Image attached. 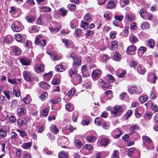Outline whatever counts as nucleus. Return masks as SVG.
I'll list each match as a JSON object with an SVG mask.
<instances>
[{"label": "nucleus", "instance_id": "f257e3e1", "mask_svg": "<svg viewBox=\"0 0 158 158\" xmlns=\"http://www.w3.org/2000/svg\"><path fill=\"white\" fill-rule=\"evenodd\" d=\"M11 27L12 30L16 32L20 31L23 28L22 23L18 21L14 22L11 25Z\"/></svg>", "mask_w": 158, "mask_h": 158}, {"label": "nucleus", "instance_id": "f03ea898", "mask_svg": "<svg viewBox=\"0 0 158 158\" xmlns=\"http://www.w3.org/2000/svg\"><path fill=\"white\" fill-rule=\"evenodd\" d=\"M128 91L131 94H139L142 92V89L140 87H136L135 86H133L129 88Z\"/></svg>", "mask_w": 158, "mask_h": 158}, {"label": "nucleus", "instance_id": "7ed1b4c3", "mask_svg": "<svg viewBox=\"0 0 158 158\" xmlns=\"http://www.w3.org/2000/svg\"><path fill=\"white\" fill-rule=\"evenodd\" d=\"M69 58H71L74 60L73 63V65L74 67L80 66L81 64V60L79 59H78L76 55L74 53L71 54Z\"/></svg>", "mask_w": 158, "mask_h": 158}, {"label": "nucleus", "instance_id": "20e7f679", "mask_svg": "<svg viewBox=\"0 0 158 158\" xmlns=\"http://www.w3.org/2000/svg\"><path fill=\"white\" fill-rule=\"evenodd\" d=\"M23 75L24 79L29 82H32L34 80V78L32 77L31 73L29 71H24L23 72Z\"/></svg>", "mask_w": 158, "mask_h": 158}, {"label": "nucleus", "instance_id": "39448f33", "mask_svg": "<svg viewBox=\"0 0 158 158\" xmlns=\"http://www.w3.org/2000/svg\"><path fill=\"white\" fill-rule=\"evenodd\" d=\"M113 110L111 111V114L114 116L115 117L119 115L118 113L120 112L123 111V109L122 107L118 105L114 106L113 108Z\"/></svg>", "mask_w": 158, "mask_h": 158}, {"label": "nucleus", "instance_id": "423d86ee", "mask_svg": "<svg viewBox=\"0 0 158 158\" xmlns=\"http://www.w3.org/2000/svg\"><path fill=\"white\" fill-rule=\"evenodd\" d=\"M35 43V44H39V45L42 47H44L46 44L45 40L42 39L41 37L39 35L36 37Z\"/></svg>", "mask_w": 158, "mask_h": 158}, {"label": "nucleus", "instance_id": "0eeeda50", "mask_svg": "<svg viewBox=\"0 0 158 158\" xmlns=\"http://www.w3.org/2000/svg\"><path fill=\"white\" fill-rule=\"evenodd\" d=\"M123 134V132L119 128L115 129L111 133L112 136L115 139L118 138Z\"/></svg>", "mask_w": 158, "mask_h": 158}, {"label": "nucleus", "instance_id": "6e6552de", "mask_svg": "<svg viewBox=\"0 0 158 158\" xmlns=\"http://www.w3.org/2000/svg\"><path fill=\"white\" fill-rule=\"evenodd\" d=\"M157 79V77L154 73H152L150 74L148 77V80L151 83L155 84L156 80Z\"/></svg>", "mask_w": 158, "mask_h": 158}, {"label": "nucleus", "instance_id": "1a4fd4ad", "mask_svg": "<svg viewBox=\"0 0 158 158\" xmlns=\"http://www.w3.org/2000/svg\"><path fill=\"white\" fill-rule=\"evenodd\" d=\"M101 74V70L99 69H96L94 70L92 73V78L94 80L97 78L99 77Z\"/></svg>", "mask_w": 158, "mask_h": 158}, {"label": "nucleus", "instance_id": "9d476101", "mask_svg": "<svg viewBox=\"0 0 158 158\" xmlns=\"http://www.w3.org/2000/svg\"><path fill=\"white\" fill-rule=\"evenodd\" d=\"M19 11L20 9H19L16 8L14 6H11L10 10H9L10 13L13 17H15L16 13H19Z\"/></svg>", "mask_w": 158, "mask_h": 158}, {"label": "nucleus", "instance_id": "9b49d317", "mask_svg": "<svg viewBox=\"0 0 158 158\" xmlns=\"http://www.w3.org/2000/svg\"><path fill=\"white\" fill-rule=\"evenodd\" d=\"M142 139L143 143V147H147L146 143L151 144L152 142V140L150 138L145 135H143V136Z\"/></svg>", "mask_w": 158, "mask_h": 158}, {"label": "nucleus", "instance_id": "f8f14e48", "mask_svg": "<svg viewBox=\"0 0 158 158\" xmlns=\"http://www.w3.org/2000/svg\"><path fill=\"white\" fill-rule=\"evenodd\" d=\"M72 77V81L75 83H79L81 81V77L80 75L75 74Z\"/></svg>", "mask_w": 158, "mask_h": 158}, {"label": "nucleus", "instance_id": "ddd939ff", "mask_svg": "<svg viewBox=\"0 0 158 158\" xmlns=\"http://www.w3.org/2000/svg\"><path fill=\"white\" fill-rule=\"evenodd\" d=\"M129 40L130 42L133 44H135L139 41L137 37L133 34L130 35Z\"/></svg>", "mask_w": 158, "mask_h": 158}, {"label": "nucleus", "instance_id": "4468645a", "mask_svg": "<svg viewBox=\"0 0 158 158\" xmlns=\"http://www.w3.org/2000/svg\"><path fill=\"white\" fill-rule=\"evenodd\" d=\"M11 48L12 49V52L15 55H19L21 54V50L17 46H12Z\"/></svg>", "mask_w": 158, "mask_h": 158}, {"label": "nucleus", "instance_id": "2eb2a0df", "mask_svg": "<svg viewBox=\"0 0 158 158\" xmlns=\"http://www.w3.org/2000/svg\"><path fill=\"white\" fill-rule=\"evenodd\" d=\"M48 54L51 56L52 60H60L61 58V56L57 55L56 54H54L52 52H47Z\"/></svg>", "mask_w": 158, "mask_h": 158}, {"label": "nucleus", "instance_id": "dca6fc26", "mask_svg": "<svg viewBox=\"0 0 158 158\" xmlns=\"http://www.w3.org/2000/svg\"><path fill=\"white\" fill-rule=\"evenodd\" d=\"M136 70L140 74H144L146 72V69L141 65H138L136 67Z\"/></svg>", "mask_w": 158, "mask_h": 158}, {"label": "nucleus", "instance_id": "f3484780", "mask_svg": "<svg viewBox=\"0 0 158 158\" xmlns=\"http://www.w3.org/2000/svg\"><path fill=\"white\" fill-rule=\"evenodd\" d=\"M44 65L42 63L38 64L35 69V71L37 73H40L42 72L44 69Z\"/></svg>", "mask_w": 158, "mask_h": 158}, {"label": "nucleus", "instance_id": "a211bd4d", "mask_svg": "<svg viewBox=\"0 0 158 158\" xmlns=\"http://www.w3.org/2000/svg\"><path fill=\"white\" fill-rule=\"evenodd\" d=\"M6 131L4 130L2 126H0V137L1 138H3L6 137Z\"/></svg>", "mask_w": 158, "mask_h": 158}, {"label": "nucleus", "instance_id": "6ab92c4d", "mask_svg": "<svg viewBox=\"0 0 158 158\" xmlns=\"http://www.w3.org/2000/svg\"><path fill=\"white\" fill-rule=\"evenodd\" d=\"M100 144L102 146H106L109 143V140L106 138H102L100 141Z\"/></svg>", "mask_w": 158, "mask_h": 158}, {"label": "nucleus", "instance_id": "aec40b11", "mask_svg": "<svg viewBox=\"0 0 158 158\" xmlns=\"http://www.w3.org/2000/svg\"><path fill=\"white\" fill-rule=\"evenodd\" d=\"M32 145V143L31 142H29L27 143H23L22 147L26 150L30 149Z\"/></svg>", "mask_w": 158, "mask_h": 158}, {"label": "nucleus", "instance_id": "412c9836", "mask_svg": "<svg viewBox=\"0 0 158 158\" xmlns=\"http://www.w3.org/2000/svg\"><path fill=\"white\" fill-rule=\"evenodd\" d=\"M19 60L22 64L24 65H29L31 64V62L29 60L24 58H20Z\"/></svg>", "mask_w": 158, "mask_h": 158}, {"label": "nucleus", "instance_id": "4be33fe9", "mask_svg": "<svg viewBox=\"0 0 158 158\" xmlns=\"http://www.w3.org/2000/svg\"><path fill=\"white\" fill-rule=\"evenodd\" d=\"M86 139L87 141L90 143L94 142L96 139L95 137L91 135L87 136Z\"/></svg>", "mask_w": 158, "mask_h": 158}, {"label": "nucleus", "instance_id": "5701e85b", "mask_svg": "<svg viewBox=\"0 0 158 158\" xmlns=\"http://www.w3.org/2000/svg\"><path fill=\"white\" fill-rule=\"evenodd\" d=\"M8 81L9 82L12 84H17L18 83V82H21V80L20 79H16L13 78L11 79L10 78H8Z\"/></svg>", "mask_w": 158, "mask_h": 158}, {"label": "nucleus", "instance_id": "b1692460", "mask_svg": "<svg viewBox=\"0 0 158 158\" xmlns=\"http://www.w3.org/2000/svg\"><path fill=\"white\" fill-rule=\"evenodd\" d=\"M52 76V73L51 72H50L48 73L44 74L43 76V77L44 80L47 81L50 80Z\"/></svg>", "mask_w": 158, "mask_h": 158}, {"label": "nucleus", "instance_id": "393cba45", "mask_svg": "<svg viewBox=\"0 0 158 158\" xmlns=\"http://www.w3.org/2000/svg\"><path fill=\"white\" fill-rule=\"evenodd\" d=\"M136 49V47L134 45H131L128 46L126 52L127 53H130L134 52Z\"/></svg>", "mask_w": 158, "mask_h": 158}, {"label": "nucleus", "instance_id": "a878e982", "mask_svg": "<svg viewBox=\"0 0 158 158\" xmlns=\"http://www.w3.org/2000/svg\"><path fill=\"white\" fill-rule=\"evenodd\" d=\"M61 28V26H60L56 27V28L54 27H49V29L52 33H55L59 31Z\"/></svg>", "mask_w": 158, "mask_h": 158}, {"label": "nucleus", "instance_id": "bb28decb", "mask_svg": "<svg viewBox=\"0 0 158 158\" xmlns=\"http://www.w3.org/2000/svg\"><path fill=\"white\" fill-rule=\"evenodd\" d=\"M118 44L116 41L114 40L111 42V46L110 49L112 50H114L117 49Z\"/></svg>", "mask_w": 158, "mask_h": 158}, {"label": "nucleus", "instance_id": "cd10ccee", "mask_svg": "<svg viewBox=\"0 0 158 158\" xmlns=\"http://www.w3.org/2000/svg\"><path fill=\"white\" fill-rule=\"evenodd\" d=\"M86 71V65H83L82 67V72L84 77H87L89 75V74L87 73L86 74H85V73Z\"/></svg>", "mask_w": 158, "mask_h": 158}, {"label": "nucleus", "instance_id": "c85d7f7f", "mask_svg": "<svg viewBox=\"0 0 158 158\" xmlns=\"http://www.w3.org/2000/svg\"><path fill=\"white\" fill-rule=\"evenodd\" d=\"M40 85L42 88L44 89H48L50 87V85L48 84L44 81L40 83Z\"/></svg>", "mask_w": 158, "mask_h": 158}, {"label": "nucleus", "instance_id": "c756f323", "mask_svg": "<svg viewBox=\"0 0 158 158\" xmlns=\"http://www.w3.org/2000/svg\"><path fill=\"white\" fill-rule=\"evenodd\" d=\"M68 156L67 153L64 151H62L58 155L59 158H67Z\"/></svg>", "mask_w": 158, "mask_h": 158}, {"label": "nucleus", "instance_id": "7c9ffc66", "mask_svg": "<svg viewBox=\"0 0 158 158\" xmlns=\"http://www.w3.org/2000/svg\"><path fill=\"white\" fill-rule=\"evenodd\" d=\"M148 46L151 48H153L155 45V41L152 39L148 40Z\"/></svg>", "mask_w": 158, "mask_h": 158}, {"label": "nucleus", "instance_id": "2f4dec72", "mask_svg": "<svg viewBox=\"0 0 158 158\" xmlns=\"http://www.w3.org/2000/svg\"><path fill=\"white\" fill-rule=\"evenodd\" d=\"M51 130L52 133L55 134H57L59 132L58 129L54 125H52L51 126Z\"/></svg>", "mask_w": 158, "mask_h": 158}, {"label": "nucleus", "instance_id": "473e14b6", "mask_svg": "<svg viewBox=\"0 0 158 158\" xmlns=\"http://www.w3.org/2000/svg\"><path fill=\"white\" fill-rule=\"evenodd\" d=\"M102 127L105 130L109 129L110 127V123L108 122H106L102 124Z\"/></svg>", "mask_w": 158, "mask_h": 158}, {"label": "nucleus", "instance_id": "72a5a7b5", "mask_svg": "<svg viewBox=\"0 0 158 158\" xmlns=\"http://www.w3.org/2000/svg\"><path fill=\"white\" fill-rule=\"evenodd\" d=\"M67 7L70 10L72 11H74L76 10V6L74 4H69L68 6Z\"/></svg>", "mask_w": 158, "mask_h": 158}, {"label": "nucleus", "instance_id": "f704fd0d", "mask_svg": "<svg viewBox=\"0 0 158 158\" xmlns=\"http://www.w3.org/2000/svg\"><path fill=\"white\" fill-rule=\"evenodd\" d=\"M114 59L115 61H118L121 59V57L119 53L116 52L114 56Z\"/></svg>", "mask_w": 158, "mask_h": 158}, {"label": "nucleus", "instance_id": "c9c22d12", "mask_svg": "<svg viewBox=\"0 0 158 158\" xmlns=\"http://www.w3.org/2000/svg\"><path fill=\"white\" fill-rule=\"evenodd\" d=\"M154 91V89L152 88L149 95V98L151 99L154 100L156 98Z\"/></svg>", "mask_w": 158, "mask_h": 158}, {"label": "nucleus", "instance_id": "e433bc0d", "mask_svg": "<svg viewBox=\"0 0 158 158\" xmlns=\"http://www.w3.org/2000/svg\"><path fill=\"white\" fill-rule=\"evenodd\" d=\"M115 2L112 1H110L109 2L108 4L107 5V8L109 9H112L115 6Z\"/></svg>", "mask_w": 158, "mask_h": 158}, {"label": "nucleus", "instance_id": "4c0bfd02", "mask_svg": "<svg viewBox=\"0 0 158 158\" xmlns=\"http://www.w3.org/2000/svg\"><path fill=\"white\" fill-rule=\"evenodd\" d=\"M78 116V113L77 111H75L73 113L72 118L73 122H76L77 121Z\"/></svg>", "mask_w": 158, "mask_h": 158}, {"label": "nucleus", "instance_id": "58836bf2", "mask_svg": "<svg viewBox=\"0 0 158 158\" xmlns=\"http://www.w3.org/2000/svg\"><path fill=\"white\" fill-rule=\"evenodd\" d=\"M141 27L142 29H147L149 28V25L148 23L147 22L143 23Z\"/></svg>", "mask_w": 158, "mask_h": 158}, {"label": "nucleus", "instance_id": "ea45409f", "mask_svg": "<svg viewBox=\"0 0 158 158\" xmlns=\"http://www.w3.org/2000/svg\"><path fill=\"white\" fill-rule=\"evenodd\" d=\"M48 97V94L46 92L43 93L40 97V98L41 101H44Z\"/></svg>", "mask_w": 158, "mask_h": 158}, {"label": "nucleus", "instance_id": "a19ab883", "mask_svg": "<svg viewBox=\"0 0 158 158\" xmlns=\"http://www.w3.org/2000/svg\"><path fill=\"white\" fill-rule=\"evenodd\" d=\"M65 108L67 111H72V105L71 103H67L65 106Z\"/></svg>", "mask_w": 158, "mask_h": 158}, {"label": "nucleus", "instance_id": "79ce46f5", "mask_svg": "<svg viewBox=\"0 0 158 158\" xmlns=\"http://www.w3.org/2000/svg\"><path fill=\"white\" fill-rule=\"evenodd\" d=\"M77 70H76L74 68H73L71 69L70 70V72L69 73V76L70 77H72L75 74H77Z\"/></svg>", "mask_w": 158, "mask_h": 158}, {"label": "nucleus", "instance_id": "37998d69", "mask_svg": "<svg viewBox=\"0 0 158 158\" xmlns=\"http://www.w3.org/2000/svg\"><path fill=\"white\" fill-rule=\"evenodd\" d=\"M81 27L85 29H86L88 27V23L84 21H81Z\"/></svg>", "mask_w": 158, "mask_h": 158}, {"label": "nucleus", "instance_id": "c03bdc74", "mask_svg": "<svg viewBox=\"0 0 158 158\" xmlns=\"http://www.w3.org/2000/svg\"><path fill=\"white\" fill-rule=\"evenodd\" d=\"M139 13L140 16L143 18H144L146 15V10L144 9H141L139 11Z\"/></svg>", "mask_w": 158, "mask_h": 158}, {"label": "nucleus", "instance_id": "a18cd8bd", "mask_svg": "<svg viewBox=\"0 0 158 158\" xmlns=\"http://www.w3.org/2000/svg\"><path fill=\"white\" fill-rule=\"evenodd\" d=\"M13 94L15 95V96L19 97L20 95V90L18 89L16 90L14 89L13 91Z\"/></svg>", "mask_w": 158, "mask_h": 158}, {"label": "nucleus", "instance_id": "49530a36", "mask_svg": "<svg viewBox=\"0 0 158 158\" xmlns=\"http://www.w3.org/2000/svg\"><path fill=\"white\" fill-rule=\"evenodd\" d=\"M60 11L61 15L63 16H64L66 15L67 10L63 8H61L60 9Z\"/></svg>", "mask_w": 158, "mask_h": 158}, {"label": "nucleus", "instance_id": "de8ad7c7", "mask_svg": "<svg viewBox=\"0 0 158 158\" xmlns=\"http://www.w3.org/2000/svg\"><path fill=\"white\" fill-rule=\"evenodd\" d=\"M26 110L23 107H22L18 110V114L19 115H22L24 113L26 112Z\"/></svg>", "mask_w": 158, "mask_h": 158}, {"label": "nucleus", "instance_id": "09e8293b", "mask_svg": "<svg viewBox=\"0 0 158 158\" xmlns=\"http://www.w3.org/2000/svg\"><path fill=\"white\" fill-rule=\"evenodd\" d=\"M77 23L74 20H72L70 23V26L72 29H74L77 25Z\"/></svg>", "mask_w": 158, "mask_h": 158}, {"label": "nucleus", "instance_id": "8fccbe9b", "mask_svg": "<svg viewBox=\"0 0 158 158\" xmlns=\"http://www.w3.org/2000/svg\"><path fill=\"white\" fill-rule=\"evenodd\" d=\"M26 19L28 23H31L35 20V18L34 16H27L26 17Z\"/></svg>", "mask_w": 158, "mask_h": 158}, {"label": "nucleus", "instance_id": "3c124183", "mask_svg": "<svg viewBox=\"0 0 158 158\" xmlns=\"http://www.w3.org/2000/svg\"><path fill=\"white\" fill-rule=\"evenodd\" d=\"M55 69L56 71L61 72L63 71L64 69L62 65H59L55 67Z\"/></svg>", "mask_w": 158, "mask_h": 158}, {"label": "nucleus", "instance_id": "603ef678", "mask_svg": "<svg viewBox=\"0 0 158 158\" xmlns=\"http://www.w3.org/2000/svg\"><path fill=\"white\" fill-rule=\"evenodd\" d=\"M75 144L76 146L79 148H81L83 145L79 139H76L75 141Z\"/></svg>", "mask_w": 158, "mask_h": 158}, {"label": "nucleus", "instance_id": "864d4df0", "mask_svg": "<svg viewBox=\"0 0 158 158\" xmlns=\"http://www.w3.org/2000/svg\"><path fill=\"white\" fill-rule=\"evenodd\" d=\"M93 146L90 144H85L83 147V148L85 150H90L93 149Z\"/></svg>", "mask_w": 158, "mask_h": 158}, {"label": "nucleus", "instance_id": "5fc2aeb1", "mask_svg": "<svg viewBox=\"0 0 158 158\" xmlns=\"http://www.w3.org/2000/svg\"><path fill=\"white\" fill-rule=\"evenodd\" d=\"M75 93V89L72 88L68 92L67 95L69 97H72L74 94Z\"/></svg>", "mask_w": 158, "mask_h": 158}, {"label": "nucleus", "instance_id": "6e6d98bb", "mask_svg": "<svg viewBox=\"0 0 158 158\" xmlns=\"http://www.w3.org/2000/svg\"><path fill=\"white\" fill-rule=\"evenodd\" d=\"M40 9L44 11L50 12L51 11V8L47 6H41Z\"/></svg>", "mask_w": 158, "mask_h": 158}, {"label": "nucleus", "instance_id": "4d7b16f0", "mask_svg": "<svg viewBox=\"0 0 158 158\" xmlns=\"http://www.w3.org/2000/svg\"><path fill=\"white\" fill-rule=\"evenodd\" d=\"M48 111L49 109L47 108H46L43 110L41 111V114L43 116H46L48 114Z\"/></svg>", "mask_w": 158, "mask_h": 158}, {"label": "nucleus", "instance_id": "13d9d810", "mask_svg": "<svg viewBox=\"0 0 158 158\" xmlns=\"http://www.w3.org/2000/svg\"><path fill=\"white\" fill-rule=\"evenodd\" d=\"M82 30L80 29H75V34L77 37L80 36Z\"/></svg>", "mask_w": 158, "mask_h": 158}, {"label": "nucleus", "instance_id": "bf43d9fd", "mask_svg": "<svg viewBox=\"0 0 158 158\" xmlns=\"http://www.w3.org/2000/svg\"><path fill=\"white\" fill-rule=\"evenodd\" d=\"M125 18L126 19H128L130 21H134L135 19V18L134 16L127 15L125 16Z\"/></svg>", "mask_w": 158, "mask_h": 158}, {"label": "nucleus", "instance_id": "052dcab7", "mask_svg": "<svg viewBox=\"0 0 158 158\" xmlns=\"http://www.w3.org/2000/svg\"><path fill=\"white\" fill-rule=\"evenodd\" d=\"M101 118H96L94 120V123L95 124L98 126L101 125V121L100 120Z\"/></svg>", "mask_w": 158, "mask_h": 158}, {"label": "nucleus", "instance_id": "680f3d73", "mask_svg": "<svg viewBox=\"0 0 158 158\" xmlns=\"http://www.w3.org/2000/svg\"><path fill=\"white\" fill-rule=\"evenodd\" d=\"M116 34V33L115 31H111L110 34V39H113L115 38Z\"/></svg>", "mask_w": 158, "mask_h": 158}, {"label": "nucleus", "instance_id": "e2e57ef3", "mask_svg": "<svg viewBox=\"0 0 158 158\" xmlns=\"http://www.w3.org/2000/svg\"><path fill=\"white\" fill-rule=\"evenodd\" d=\"M148 96L147 95H144L141 97L139 99V101L142 102H144L146 101L148 99Z\"/></svg>", "mask_w": 158, "mask_h": 158}, {"label": "nucleus", "instance_id": "0e129e2a", "mask_svg": "<svg viewBox=\"0 0 158 158\" xmlns=\"http://www.w3.org/2000/svg\"><path fill=\"white\" fill-rule=\"evenodd\" d=\"M60 143L62 144H67L68 143V139L66 138L63 136L62 137L61 141L60 142Z\"/></svg>", "mask_w": 158, "mask_h": 158}, {"label": "nucleus", "instance_id": "69168bd1", "mask_svg": "<svg viewBox=\"0 0 158 158\" xmlns=\"http://www.w3.org/2000/svg\"><path fill=\"white\" fill-rule=\"evenodd\" d=\"M94 33V31H93L88 30L86 31L85 34V35L86 36H89L93 35Z\"/></svg>", "mask_w": 158, "mask_h": 158}, {"label": "nucleus", "instance_id": "338daca9", "mask_svg": "<svg viewBox=\"0 0 158 158\" xmlns=\"http://www.w3.org/2000/svg\"><path fill=\"white\" fill-rule=\"evenodd\" d=\"M25 124L24 121L21 119L18 120V124L19 126H22Z\"/></svg>", "mask_w": 158, "mask_h": 158}, {"label": "nucleus", "instance_id": "774afa93", "mask_svg": "<svg viewBox=\"0 0 158 158\" xmlns=\"http://www.w3.org/2000/svg\"><path fill=\"white\" fill-rule=\"evenodd\" d=\"M135 151V149L133 148H132L129 149L128 152V156L131 157Z\"/></svg>", "mask_w": 158, "mask_h": 158}]
</instances>
